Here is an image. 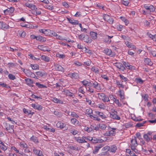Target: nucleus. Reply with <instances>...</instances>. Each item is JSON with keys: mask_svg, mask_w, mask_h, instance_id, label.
I'll return each instance as SVG.
<instances>
[{"mask_svg": "<svg viewBox=\"0 0 156 156\" xmlns=\"http://www.w3.org/2000/svg\"><path fill=\"white\" fill-rule=\"evenodd\" d=\"M30 66L32 69L33 70L38 69H39V66L37 64L34 65L31 64Z\"/></svg>", "mask_w": 156, "mask_h": 156, "instance_id": "obj_36", "label": "nucleus"}, {"mask_svg": "<svg viewBox=\"0 0 156 156\" xmlns=\"http://www.w3.org/2000/svg\"><path fill=\"white\" fill-rule=\"evenodd\" d=\"M71 122L72 124L75 126H80L81 124L79 121L75 118H72L71 119Z\"/></svg>", "mask_w": 156, "mask_h": 156, "instance_id": "obj_6", "label": "nucleus"}, {"mask_svg": "<svg viewBox=\"0 0 156 156\" xmlns=\"http://www.w3.org/2000/svg\"><path fill=\"white\" fill-rule=\"evenodd\" d=\"M122 3L125 5V6H128V4L129 3V2L128 1H124L122 0L121 1Z\"/></svg>", "mask_w": 156, "mask_h": 156, "instance_id": "obj_59", "label": "nucleus"}, {"mask_svg": "<svg viewBox=\"0 0 156 156\" xmlns=\"http://www.w3.org/2000/svg\"><path fill=\"white\" fill-rule=\"evenodd\" d=\"M37 40L42 42H44L46 41V38L41 36H37Z\"/></svg>", "mask_w": 156, "mask_h": 156, "instance_id": "obj_22", "label": "nucleus"}, {"mask_svg": "<svg viewBox=\"0 0 156 156\" xmlns=\"http://www.w3.org/2000/svg\"><path fill=\"white\" fill-rule=\"evenodd\" d=\"M103 146L102 144H100L97 146L95 147L94 150L93 151V153L95 154L97 153L99 150Z\"/></svg>", "mask_w": 156, "mask_h": 156, "instance_id": "obj_16", "label": "nucleus"}, {"mask_svg": "<svg viewBox=\"0 0 156 156\" xmlns=\"http://www.w3.org/2000/svg\"><path fill=\"white\" fill-rule=\"evenodd\" d=\"M71 77L72 79H77L79 78V75L76 73H72L71 75Z\"/></svg>", "mask_w": 156, "mask_h": 156, "instance_id": "obj_35", "label": "nucleus"}, {"mask_svg": "<svg viewBox=\"0 0 156 156\" xmlns=\"http://www.w3.org/2000/svg\"><path fill=\"white\" fill-rule=\"evenodd\" d=\"M69 132L70 133H72V134H73L74 135H76L78 133V132L77 130H76L74 129H69Z\"/></svg>", "mask_w": 156, "mask_h": 156, "instance_id": "obj_46", "label": "nucleus"}, {"mask_svg": "<svg viewBox=\"0 0 156 156\" xmlns=\"http://www.w3.org/2000/svg\"><path fill=\"white\" fill-rule=\"evenodd\" d=\"M91 127L92 129V131L93 129L95 130L96 131H98L99 130V128L98 126H95V125H91Z\"/></svg>", "mask_w": 156, "mask_h": 156, "instance_id": "obj_48", "label": "nucleus"}, {"mask_svg": "<svg viewBox=\"0 0 156 156\" xmlns=\"http://www.w3.org/2000/svg\"><path fill=\"white\" fill-rule=\"evenodd\" d=\"M41 59L46 62H48L49 61V58L47 56L42 55L41 56Z\"/></svg>", "mask_w": 156, "mask_h": 156, "instance_id": "obj_29", "label": "nucleus"}, {"mask_svg": "<svg viewBox=\"0 0 156 156\" xmlns=\"http://www.w3.org/2000/svg\"><path fill=\"white\" fill-rule=\"evenodd\" d=\"M90 117L92 119H93L96 120L98 121H99L100 120V119L96 115H90Z\"/></svg>", "mask_w": 156, "mask_h": 156, "instance_id": "obj_34", "label": "nucleus"}, {"mask_svg": "<svg viewBox=\"0 0 156 156\" xmlns=\"http://www.w3.org/2000/svg\"><path fill=\"white\" fill-rule=\"evenodd\" d=\"M115 134V132L113 130L107 131L105 133L104 135L105 136H114Z\"/></svg>", "mask_w": 156, "mask_h": 156, "instance_id": "obj_10", "label": "nucleus"}, {"mask_svg": "<svg viewBox=\"0 0 156 156\" xmlns=\"http://www.w3.org/2000/svg\"><path fill=\"white\" fill-rule=\"evenodd\" d=\"M110 147H109V146H106L105 147H104L102 149V150L103 151H104L105 150H107V151H110Z\"/></svg>", "mask_w": 156, "mask_h": 156, "instance_id": "obj_60", "label": "nucleus"}, {"mask_svg": "<svg viewBox=\"0 0 156 156\" xmlns=\"http://www.w3.org/2000/svg\"><path fill=\"white\" fill-rule=\"evenodd\" d=\"M70 115L72 116L73 117H74L76 118H77L79 117L78 115L74 112H71L70 113Z\"/></svg>", "mask_w": 156, "mask_h": 156, "instance_id": "obj_53", "label": "nucleus"}, {"mask_svg": "<svg viewBox=\"0 0 156 156\" xmlns=\"http://www.w3.org/2000/svg\"><path fill=\"white\" fill-rule=\"evenodd\" d=\"M115 83L117 85L119 86V88H124V85H122V83H120V82L119 80H116Z\"/></svg>", "mask_w": 156, "mask_h": 156, "instance_id": "obj_37", "label": "nucleus"}, {"mask_svg": "<svg viewBox=\"0 0 156 156\" xmlns=\"http://www.w3.org/2000/svg\"><path fill=\"white\" fill-rule=\"evenodd\" d=\"M98 97L101 100L103 101L106 102L110 101L108 97L106 96L104 94H99Z\"/></svg>", "mask_w": 156, "mask_h": 156, "instance_id": "obj_2", "label": "nucleus"}, {"mask_svg": "<svg viewBox=\"0 0 156 156\" xmlns=\"http://www.w3.org/2000/svg\"><path fill=\"white\" fill-rule=\"evenodd\" d=\"M131 43L128 41H126L125 42V44L127 45V46L131 48L132 47V45L131 44Z\"/></svg>", "mask_w": 156, "mask_h": 156, "instance_id": "obj_63", "label": "nucleus"}, {"mask_svg": "<svg viewBox=\"0 0 156 156\" xmlns=\"http://www.w3.org/2000/svg\"><path fill=\"white\" fill-rule=\"evenodd\" d=\"M147 35L151 39L154 41H156V34L154 35H152L151 34H150L148 33H147Z\"/></svg>", "mask_w": 156, "mask_h": 156, "instance_id": "obj_30", "label": "nucleus"}, {"mask_svg": "<svg viewBox=\"0 0 156 156\" xmlns=\"http://www.w3.org/2000/svg\"><path fill=\"white\" fill-rule=\"evenodd\" d=\"M38 48L43 51H50V50L48 47L46 46H44L43 45H39L38 46Z\"/></svg>", "mask_w": 156, "mask_h": 156, "instance_id": "obj_15", "label": "nucleus"}, {"mask_svg": "<svg viewBox=\"0 0 156 156\" xmlns=\"http://www.w3.org/2000/svg\"><path fill=\"white\" fill-rule=\"evenodd\" d=\"M107 21L110 24H112L113 22V20L112 18L110 17V19L108 20Z\"/></svg>", "mask_w": 156, "mask_h": 156, "instance_id": "obj_64", "label": "nucleus"}, {"mask_svg": "<svg viewBox=\"0 0 156 156\" xmlns=\"http://www.w3.org/2000/svg\"><path fill=\"white\" fill-rule=\"evenodd\" d=\"M23 111L26 114L29 115L31 114V111L30 110L27 109L25 108H24L23 109Z\"/></svg>", "mask_w": 156, "mask_h": 156, "instance_id": "obj_43", "label": "nucleus"}, {"mask_svg": "<svg viewBox=\"0 0 156 156\" xmlns=\"http://www.w3.org/2000/svg\"><path fill=\"white\" fill-rule=\"evenodd\" d=\"M66 125L61 122H58L56 124V126L57 127L62 129L64 128Z\"/></svg>", "mask_w": 156, "mask_h": 156, "instance_id": "obj_20", "label": "nucleus"}, {"mask_svg": "<svg viewBox=\"0 0 156 156\" xmlns=\"http://www.w3.org/2000/svg\"><path fill=\"white\" fill-rule=\"evenodd\" d=\"M93 143H98L102 142L104 140L101 139H98L96 137H92L91 141Z\"/></svg>", "mask_w": 156, "mask_h": 156, "instance_id": "obj_17", "label": "nucleus"}, {"mask_svg": "<svg viewBox=\"0 0 156 156\" xmlns=\"http://www.w3.org/2000/svg\"><path fill=\"white\" fill-rule=\"evenodd\" d=\"M5 129L7 130H9L11 128L13 131V130L12 129V127H13V126H10L7 123H5Z\"/></svg>", "mask_w": 156, "mask_h": 156, "instance_id": "obj_32", "label": "nucleus"}, {"mask_svg": "<svg viewBox=\"0 0 156 156\" xmlns=\"http://www.w3.org/2000/svg\"><path fill=\"white\" fill-rule=\"evenodd\" d=\"M110 147V148L109 151L115 153L117 149V147L115 145L111 146Z\"/></svg>", "mask_w": 156, "mask_h": 156, "instance_id": "obj_21", "label": "nucleus"}, {"mask_svg": "<svg viewBox=\"0 0 156 156\" xmlns=\"http://www.w3.org/2000/svg\"><path fill=\"white\" fill-rule=\"evenodd\" d=\"M0 86L2 87H5L6 88H10V87L6 83H2L1 82H0Z\"/></svg>", "mask_w": 156, "mask_h": 156, "instance_id": "obj_45", "label": "nucleus"}, {"mask_svg": "<svg viewBox=\"0 0 156 156\" xmlns=\"http://www.w3.org/2000/svg\"><path fill=\"white\" fill-rule=\"evenodd\" d=\"M84 130L87 132L89 133L92 131V129L90 127H85L84 128Z\"/></svg>", "mask_w": 156, "mask_h": 156, "instance_id": "obj_55", "label": "nucleus"}, {"mask_svg": "<svg viewBox=\"0 0 156 156\" xmlns=\"http://www.w3.org/2000/svg\"><path fill=\"white\" fill-rule=\"evenodd\" d=\"M53 101L54 102L57 103H60L61 101V100L56 98H54Z\"/></svg>", "mask_w": 156, "mask_h": 156, "instance_id": "obj_62", "label": "nucleus"}, {"mask_svg": "<svg viewBox=\"0 0 156 156\" xmlns=\"http://www.w3.org/2000/svg\"><path fill=\"white\" fill-rule=\"evenodd\" d=\"M110 17V16L107 14H104L103 15V19L105 20L106 21L109 20Z\"/></svg>", "mask_w": 156, "mask_h": 156, "instance_id": "obj_52", "label": "nucleus"}, {"mask_svg": "<svg viewBox=\"0 0 156 156\" xmlns=\"http://www.w3.org/2000/svg\"><path fill=\"white\" fill-rule=\"evenodd\" d=\"M78 38L82 41H83L84 42L88 43H90L92 40L87 34H81L78 36Z\"/></svg>", "mask_w": 156, "mask_h": 156, "instance_id": "obj_1", "label": "nucleus"}, {"mask_svg": "<svg viewBox=\"0 0 156 156\" xmlns=\"http://www.w3.org/2000/svg\"><path fill=\"white\" fill-rule=\"evenodd\" d=\"M99 128L102 130H105L106 128V126L105 124H99L98 125Z\"/></svg>", "mask_w": 156, "mask_h": 156, "instance_id": "obj_41", "label": "nucleus"}, {"mask_svg": "<svg viewBox=\"0 0 156 156\" xmlns=\"http://www.w3.org/2000/svg\"><path fill=\"white\" fill-rule=\"evenodd\" d=\"M63 92L64 93V94L67 96L70 97L73 96V93L70 92L69 90H65L63 91Z\"/></svg>", "mask_w": 156, "mask_h": 156, "instance_id": "obj_23", "label": "nucleus"}, {"mask_svg": "<svg viewBox=\"0 0 156 156\" xmlns=\"http://www.w3.org/2000/svg\"><path fill=\"white\" fill-rule=\"evenodd\" d=\"M123 64L125 66L129 69H131L132 68V66L129 64V63H126V62L123 61Z\"/></svg>", "mask_w": 156, "mask_h": 156, "instance_id": "obj_24", "label": "nucleus"}, {"mask_svg": "<svg viewBox=\"0 0 156 156\" xmlns=\"http://www.w3.org/2000/svg\"><path fill=\"white\" fill-rule=\"evenodd\" d=\"M30 139L35 143H38L39 142L37 137L34 136H32Z\"/></svg>", "mask_w": 156, "mask_h": 156, "instance_id": "obj_31", "label": "nucleus"}, {"mask_svg": "<svg viewBox=\"0 0 156 156\" xmlns=\"http://www.w3.org/2000/svg\"><path fill=\"white\" fill-rule=\"evenodd\" d=\"M85 136H83L82 137H75V139L78 142L82 143L87 142V141L85 140Z\"/></svg>", "mask_w": 156, "mask_h": 156, "instance_id": "obj_7", "label": "nucleus"}, {"mask_svg": "<svg viewBox=\"0 0 156 156\" xmlns=\"http://www.w3.org/2000/svg\"><path fill=\"white\" fill-rule=\"evenodd\" d=\"M8 77L11 80H14L16 79V77L15 76L13 75L12 74H9L8 75Z\"/></svg>", "mask_w": 156, "mask_h": 156, "instance_id": "obj_54", "label": "nucleus"}, {"mask_svg": "<svg viewBox=\"0 0 156 156\" xmlns=\"http://www.w3.org/2000/svg\"><path fill=\"white\" fill-rule=\"evenodd\" d=\"M117 112L116 111L112 112L110 113V116L113 119L119 120L120 117L117 115Z\"/></svg>", "mask_w": 156, "mask_h": 156, "instance_id": "obj_5", "label": "nucleus"}, {"mask_svg": "<svg viewBox=\"0 0 156 156\" xmlns=\"http://www.w3.org/2000/svg\"><path fill=\"white\" fill-rule=\"evenodd\" d=\"M115 66L121 71H123L125 69V67L121 63H115Z\"/></svg>", "mask_w": 156, "mask_h": 156, "instance_id": "obj_9", "label": "nucleus"}, {"mask_svg": "<svg viewBox=\"0 0 156 156\" xmlns=\"http://www.w3.org/2000/svg\"><path fill=\"white\" fill-rule=\"evenodd\" d=\"M120 18L125 23L126 25H127L129 22L128 20H127L125 18L122 17H120Z\"/></svg>", "mask_w": 156, "mask_h": 156, "instance_id": "obj_50", "label": "nucleus"}, {"mask_svg": "<svg viewBox=\"0 0 156 156\" xmlns=\"http://www.w3.org/2000/svg\"><path fill=\"white\" fill-rule=\"evenodd\" d=\"M36 85L40 88H47L46 86L43 84H41L39 83H36Z\"/></svg>", "mask_w": 156, "mask_h": 156, "instance_id": "obj_42", "label": "nucleus"}, {"mask_svg": "<svg viewBox=\"0 0 156 156\" xmlns=\"http://www.w3.org/2000/svg\"><path fill=\"white\" fill-rule=\"evenodd\" d=\"M95 113H96L97 115H98L102 119H105L106 117V115H105L102 112H100L98 111H95Z\"/></svg>", "mask_w": 156, "mask_h": 156, "instance_id": "obj_19", "label": "nucleus"}, {"mask_svg": "<svg viewBox=\"0 0 156 156\" xmlns=\"http://www.w3.org/2000/svg\"><path fill=\"white\" fill-rule=\"evenodd\" d=\"M119 76L121 79L122 80V82L124 81L125 82L128 80L126 77L120 74Z\"/></svg>", "mask_w": 156, "mask_h": 156, "instance_id": "obj_44", "label": "nucleus"}, {"mask_svg": "<svg viewBox=\"0 0 156 156\" xmlns=\"http://www.w3.org/2000/svg\"><path fill=\"white\" fill-rule=\"evenodd\" d=\"M67 19L69 22L73 25H76L79 24L78 21L77 20L71 19L68 18H67Z\"/></svg>", "mask_w": 156, "mask_h": 156, "instance_id": "obj_18", "label": "nucleus"}, {"mask_svg": "<svg viewBox=\"0 0 156 156\" xmlns=\"http://www.w3.org/2000/svg\"><path fill=\"white\" fill-rule=\"evenodd\" d=\"M44 7L47 9H49L50 10H52L54 9V8L52 6L49 5H46L44 6Z\"/></svg>", "mask_w": 156, "mask_h": 156, "instance_id": "obj_47", "label": "nucleus"}, {"mask_svg": "<svg viewBox=\"0 0 156 156\" xmlns=\"http://www.w3.org/2000/svg\"><path fill=\"white\" fill-rule=\"evenodd\" d=\"M34 10V13H33V14L35 15L36 16H37V15H40L41 14V11H37L36 10Z\"/></svg>", "mask_w": 156, "mask_h": 156, "instance_id": "obj_57", "label": "nucleus"}, {"mask_svg": "<svg viewBox=\"0 0 156 156\" xmlns=\"http://www.w3.org/2000/svg\"><path fill=\"white\" fill-rule=\"evenodd\" d=\"M27 84L31 87H33L32 84L33 83V81L30 78H26L25 79Z\"/></svg>", "mask_w": 156, "mask_h": 156, "instance_id": "obj_13", "label": "nucleus"}, {"mask_svg": "<svg viewBox=\"0 0 156 156\" xmlns=\"http://www.w3.org/2000/svg\"><path fill=\"white\" fill-rule=\"evenodd\" d=\"M119 96L120 98L122 99H124V93L123 90H119Z\"/></svg>", "mask_w": 156, "mask_h": 156, "instance_id": "obj_38", "label": "nucleus"}, {"mask_svg": "<svg viewBox=\"0 0 156 156\" xmlns=\"http://www.w3.org/2000/svg\"><path fill=\"white\" fill-rule=\"evenodd\" d=\"M25 5L27 7L31 8L32 10H35L37 9V8L36 7V6L33 4H30L29 3H26Z\"/></svg>", "mask_w": 156, "mask_h": 156, "instance_id": "obj_14", "label": "nucleus"}, {"mask_svg": "<svg viewBox=\"0 0 156 156\" xmlns=\"http://www.w3.org/2000/svg\"><path fill=\"white\" fill-rule=\"evenodd\" d=\"M143 137L145 140L147 142H148L150 140V138L148 136L147 134H144V135Z\"/></svg>", "mask_w": 156, "mask_h": 156, "instance_id": "obj_40", "label": "nucleus"}, {"mask_svg": "<svg viewBox=\"0 0 156 156\" xmlns=\"http://www.w3.org/2000/svg\"><path fill=\"white\" fill-rule=\"evenodd\" d=\"M144 61L146 64L150 66H151L153 64L152 62H151V60L148 58H145Z\"/></svg>", "mask_w": 156, "mask_h": 156, "instance_id": "obj_28", "label": "nucleus"}, {"mask_svg": "<svg viewBox=\"0 0 156 156\" xmlns=\"http://www.w3.org/2000/svg\"><path fill=\"white\" fill-rule=\"evenodd\" d=\"M146 121H145L142 123H137L136 125V126L139 127L142 126H143L144 124L146 122Z\"/></svg>", "mask_w": 156, "mask_h": 156, "instance_id": "obj_49", "label": "nucleus"}, {"mask_svg": "<svg viewBox=\"0 0 156 156\" xmlns=\"http://www.w3.org/2000/svg\"><path fill=\"white\" fill-rule=\"evenodd\" d=\"M36 74L38 76H39L41 77L43 76L45 74L44 73L41 72V71L37 72L36 73Z\"/></svg>", "mask_w": 156, "mask_h": 156, "instance_id": "obj_51", "label": "nucleus"}, {"mask_svg": "<svg viewBox=\"0 0 156 156\" xmlns=\"http://www.w3.org/2000/svg\"><path fill=\"white\" fill-rule=\"evenodd\" d=\"M103 51L107 55H110L111 57H112L115 55L114 53L112 52V50L108 48H105Z\"/></svg>", "mask_w": 156, "mask_h": 156, "instance_id": "obj_4", "label": "nucleus"}, {"mask_svg": "<svg viewBox=\"0 0 156 156\" xmlns=\"http://www.w3.org/2000/svg\"><path fill=\"white\" fill-rule=\"evenodd\" d=\"M55 69L56 70L59 71H61L62 72L64 71V68L60 65L57 64H55L54 65Z\"/></svg>", "mask_w": 156, "mask_h": 156, "instance_id": "obj_12", "label": "nucleus"}, {"mask_svg": "<svg viewBox=\"0 0 156 156\" xmlns=\"http://www.w3.org/2000/svg\"><path fill=\"white\" fill-rule=\"evenodd\" d=\"M17 35L18 36H20L22 37H24L26 35V33L22 31H18Z\"/></svg>", "mask_w": 156, "mask_h": 156, "instance_id": "obj_27", "label": "nucleus"}, {"mask_svg": "<svg viewBox=\"0 0 156 156\" xmlns=\"http://www.w3.org/2000/svg\"><path fill=\"white\" fill-rule=\"evenodd\" d=\"M97 33L94 32H91L90 35L91 37L93 39H95L97 38Z\"/></svg>", "mask_w": 156, "mask_h": 156, "instance_id": "obj_25", "label": "nucleus"}, {"mask_svg": "<svg viewBox=\"0 0 156 156\" xmlns=\"http://www.w3.org/2000/svg\"><path fill=\"white\" fill-rule=\"evenodd\" d=\"M45 36H50L51 34V30H45L44 31V34Z\"/></svg>", "mask_w": 156, "mask_h": 156, "instance_id": "obj_33", "label": "nucleus"}, {"mask_svg": "<svg viewBox=\"0 0 156 156\" xmlns=\"http://www.w3.org/2000/svg\"><path fill=\"white\" fill-rule=\"evenodd\" d=\"M8 26L6 24L2 22H0V28H8Z\"/></svg>", "mask_w": 156, "mask_h": 156, "instance_id": "obj_26", "label": "nucleus"}, {"mask_svg": "<svg viewBox=\"0 0 156 156\" xmlns=\"http://www.w3.org/2000/svg\"><path fill=\"white\" fill-rule=\"evenodd\" d=\"M131 144H130V147H137L138 145L137 143L136 139L135 137H134V139H132L131 140Z\"/></svg>", "mask_w": 156, "mask_h": 156, "instance_id": "obj_11", "label": "nucleus"}, {"mask_svg": "<svg viewBox=\"0 0 156 156\" xmlns=\"http://www.w3.org/2000/svg\"><path fill=\"white\" fill-rule=\"evenodd\" d=\"M56 56L57 57L61 58H63L65 57V55H61L59 53L57 54Z\"/></svg>", "mask_w": 156, "mask_h": 156, "instance_id": "obj_58", "label": "nucleus"}, {"mask_svg": "<svg viewBox=\"0 0 156 156\" xmlns=\"http://www.w3.org/2000/svg\"><path fill=\"white\" fill-rule=\"evenodd\" d=\"M149 9V10L150 12H153L155 10V8L152 5H150Z\"/></svg>", "mask_w": 156, "mask_h": 156, "instance_id": "obj_61", "label": "nucleus"}, {"mask_svg": "<svg viewBox=\"0 0 156 156\" xmlns=\"http://www.w3.org/2000/svg\"><path fill=\"white\" fill-rule=\"evenodd\" d=\"M86 114H87L88 115L90 116V115H91L90 114L93 113V111L90 108H89L86 110Z\"/></svg>", "mask_w": 156, "mask_h": 156, "instance_id": "obj_39", "label": "nucleus"}, {"mask_svg": "<svg viewBox=\"0 0 156 156\" xmlns=\"http://www.w3.org/2000/svg\"><path fill=\"white\" fill-rule=\"evenodd\" d=\"M14 8L12 7H11L10 8H8L4 11V12L5 14H12L14 11Z\"/></svg>", "mask_w": 156, "mask_h": 156, "instance_id": "obj_8", "label": "nucleus"}, {"mask_svg": "<svg viewBox=\"0 0 156 156\" xmlns=\"http://www.w3.org/2000/svg\"><path fill=\"white\" fill-rule=\"evenodd\" d=\"M113 37V36H109L106 35L104 36V41L106 43L110 44L112 41L111 38H112Z\"/></svg>", "mask_w": 156, "mask_h": 156, "instance_id": "obj_3", "label": "nucleus"}, {"mask_svg": "<svg viewBox=\"0 0 156 156\" xmlns=\"http://www.w3.org/2000/svg\"><path fill=\"white\" fill-rule=\"evenodd\" d=\"M98 107L102 109H104L105 108V106L104 104L103 103H102L101 104H99L98 105Z\"/></svg>", "mask_w": 156, "mask_h": 156, "instance_id": "obj_56", "label": "nucleus"}]
</instances>
